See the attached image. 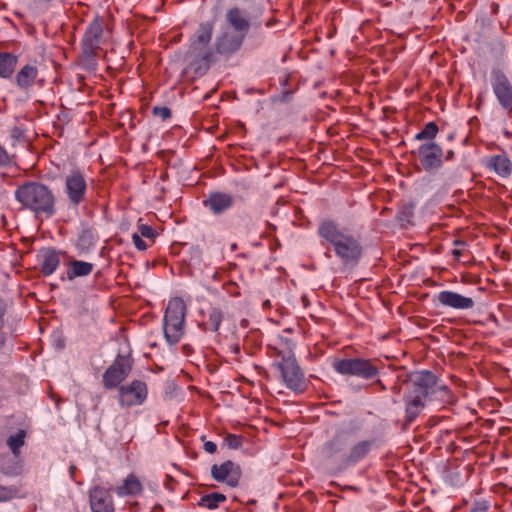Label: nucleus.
I'll list each match as a JSON object with an SVG mask.
<instances>
[{"mask_svg": "<svg viewBox=\"0 0 512 512\" xmlns=\"http://www.w3.org/2000/svg\"><path fill=\"white\" fill-rule=\"evenodd\" d=\"M405 386V417L408 423L418 417L427 400H442L448 393L445 383L439 381L436 374L428 370L411 373L405 381Z\"/></svg>", "mask_w": 512, "mask_h": 512, "instance_id": "nucleus-1", "label": "nucleus"}, {"mask_svg": "<svg viewBox=\"0 0 512 512\" xmlns=\"http://www.w3.org/2000/svg\"><path fill=\"white\" fill-rule=\"evenodd\" d=\"M318 234L333 247L342 263L355 266L359 262L362 256V247L358 239L336 222L323 220L319 224Z\"/></svg>", "mask_w": 512, "mask_h": 512, "instance_id": "nucleus-2", "label": "nucleus"}, {"mask_svg": "<svg viewBox=\"0 0 512 512\" xmlns=\"http://www.w3.org/2000/svg\"><path fill=\"white\" fill-rule=\"evenodd\" d=\"M15 199L23 209L29 210L36 216L47 218L56 213V197L52 189L38 181H27L18 186L14 192Z\"/></svg>", "mask_w": 512, "mask_h": 512, "instance_id": "nucleus-3", "label": "nucleus"}, {"mask_svg": "<svg viewBox=\"0 0 512 512\" xmlns=\"http://www.w3.org/2000/svg\"><path fill=\"white\" fill-rule=\"evenodd\" d=\"M281 341L285 344L288 355L282 356L281 360L275 364L280 373V378L286 388L295 393H302L306 390L307 383L304 372L292 353L295 344L287 338H281Z\"/></svg>", "mask_w": 512, "mask_h": 512, "instance_id": "nucleus-4", "label": "nucleus"}, {"mask_svg": "<svg viewBox=\"0 0 512 512\" xmlns=\"http://www.w3.org/2000/svg\"><path fill=\"white\" fill-rule=\"evenodd\" d=\"M332 367L341 375L355 376L364 380H371L379 374L378 367L371 360L363 358L336 360Z\"/></svg>", "mask_w": 512, "mask_h": 512, "instance_id": "nucleus-5", "label": "nucleus"}, {"mask_svg": "<svg viewBox=\"0 0 512 512\" xmlns=\"http://www.w3.org/2000/svg\"><path fill=\"white\" fill-rule=\"evenodd\" d=\"M87 191L86 176L81 170H71L64 176L63 193L74 209H77L86 200Z\"/></svg>", "mask_w": 512, "mask_h": 512, "instance_id": "nucleus-6", "label": "nucleus"}, {"mask_svg": "<svg viewBox=\"0 0 512 512\" xmlns=\"http://www.w3.org/2000/svg\"><path fill=\"white\" fill-rule=\"evenodd\" d=\"M104 42L103 20L96 16L87 26L82 37V54L85 61L89 64H95V57L98 49Z\"/></svg>", "mask_w": 512, "mask_h": 512, "instance_id": "nucleus-7", "label": "nucleus"}, {"mask_svg": "<svg viewBox=\"0 0 512 512\" xmlns=\"http://www.w3.org/2000/svg\"><path fill=\"white\" fill-rule=\"evenodd\" d=\"M213 30V21L201 22L190 43L189 53L196 58H200L206 68L210 63L211 53L207 50V47L211 41Z\"/></svg>", "mask_w": 512, "mask_h": 512, "instance_id": "nucleus-8", "label": "nucleus"}, {"mask_svg": "<svg viewBox=\"0 0 512 512\" xmlns=\"http://www.w3.org/2000/svg\"><path fill=\"white\" fill-rule=\"evenodd\" d=\"M247 36L223 24L215 38V50L221 55L230 57L241 49Z\"/></svg>", "mask_w": 512, "mask_h": 512, "instance_id": "nucleus-9", "label": "nucleus"}, {"mask_svg": "<svg viewBox=\"0 0 512 512\" xmlns=\"http://www.w3.org/2000/svg\"><path fill=\"white\" fill-rule=\"evenodd\" d=\"M493 92L500 105L512 114V83L500 70L492 72L491 80Z\"/></svg>", "mask_w": 512, "mask_h": 512, "instance_id": "nucleus-10", "label": "nucleus"}, {"mask_svg": "<svg viewBox=\"0 0 512 512\" xmlns=\"http://www.w3.org/2000/svg\"><path fill=\"white\" fill-rule=\"evenodd\" d=\"M147 397L146 384L139 380H134L128 385L119 388V403L121 406H137L142 404Z\"/></svg>", "mask_w": 512, "mask_h": 512, "instance_id": "nucleus-11", "label": "nucleus"}, {"mask_svg": "<svg viewBox=\"0 0 512 512\" xmlns=\"http://www.w3.org/2000/svg\"><path fill=\"white\" fill-rule=\"evenodd\" d=\"M254 23L249 11L239 6L230 7L225 12L224 24L243 34L248 35Z\"/></svg>", "mask_w": 512, "mask_h": 512, "instance_id": "nucleus-12", "label": "nucleus"}, {"mask_svg": "<svg viewBox=\"0 0 512 512\" xmlns=\"http://www.w3.org/2000/svg\"><path fill=\"white\" fill-rule=\"evenodd\" d=\"M131 363L125 357H117L103 375L104 386L108 389L118 386L129 374Z\"/></svg>", "mask_w": 512, "mask_h": 512, "instance_id": "nucleus-13", "label": "nucleus"}, {"mask_svg": "<svg viewBox=\"0 0 512 512\" xmlns=\"http://www.w3.org/2000/svg\"><path fill=\"white\" fill-rule=\"evenodd\" d=\"M419 160L427 171L436 170L442 165L443 151L434 141H426L418 147Z\"/></svg>", "mask_w": 512, "mask_h": 512, "instance_id": "nucleus-14", "label": "nucleus"}, {"mask_svg": "<svg viewBox=\"0 0 512 512\" xmlns=\"http://www.w3.org/2000/svg\"><path fill=\"white\" fill-rule=\"evenodd\" d=\"M211 475L218 482H226L230 487H237L241 477V469L231 460L211 467Z\"/></svg>", "mask_w": 512, "mask_h": 512, "instance_id": "nucleus-15", "label": "nucleus"}, {"mask_svg": "<svg viewBox=\"0 0 512 512\" xmlns=\"http://www.w3.org/2000/svg\"><path fill=\"white\" fill-rule=\"evenodd\" d=\"M483 165L489 172L502 179H507L512 174V161L504 151L501 154L485 157Z\"/></svg>", "mask_w": 512, "mask_h": 512, "instance_id": "nucleus-16", "label": "nucleus"}, {"mask_svg": "<svg viewBox=\"0 0 512 512\" xmlns=\"http://www.w3.org/2000/svg\"><path fill=\"white\" fill-rule=\"evenodd\" d=\"M89 498L92 512H114L112 496L108 489L95 486L90 490Z\"/></svg>", "mask_w": 512, "mask_h": 512, "instance_id": "nucleus-17", "label": "nucleus"}, {"mask_svg": "<svg viewBox=\"0 0 512 512\" xmlns=\"http://www.w3.org/2000/svg\"><path fill=\"white\" fill-rule=\"evenodd\" d=\"M450 254L454 262L461 265H469L473 263L474 256L471 252L470 245L468 243L466 235H455L452 240V249Z\"/></svg>", "mask_w": 512, "mask_h": 512, "instance_id": "nucleus-18", "label": "nucleus"}, {"mask_svg": "<svg viewBox=\"0 0 512 512\" xmlns=\"http://www.w3.org/2000/svg\"><path fill=\"white\" fill-rule=\"evenodd\" d=\"M205 207H207L213 214L219 215L229 210L234 204V197L225 192H211L207 199L203 201Z\"/></svg>", "mask_w": 512, "mask_h": 512, "instance_id": "nucleus-19", "label": "nucleus"}, {"mask_svg": "<svg viewBox=\"0 0 512 512\" xmlns=\"http://www.w3.org/2000/svg\"><path fill=\"white\" fill-rule=\"evenodd\" d=\"M475 306V293L472 290H450V308L469 310Z\"/></svg>", "mask_w": 512, "mask_h": 512, "instance_id": "nucleus-20", "label": "nucleus"}, {"mask_svg": "<svg viewBox=\"0 0 512 512\" xmlns=\"http://www.w3.org/2000/svg\"><path fill=\"white\" fill-rule=\"evenodd\" d=\"M142 491V483L134 474H129L122 484L115 488V492L119 497L138 496Z\"/></svg>", "mask_w": 512, "mask_h": 512, "instance_id": "nucleus-21", "label": "nucleus"}, {"mask_svg": "<svg viewBox=\"0 0 512 512\" xmlns=\"http://www.w3.org/2000/svg\"><path fill=\"white\" fill-rule=\"evenodd\" d=\"M186 305L180 297H174L169 300L164 321H185Z\"/></svg>", "mask_w": 512, "mask_h": 512, "instance_id": "nucleus-22", "label": "nucleus"}, {"mask_svg": "<svg viewBox=\"0 0 512 512\" xmlns=\"http://www.w3.org/2000/svg\"><path fill=\"white\" fill-rule=\"evenodd\" d=\"M346 445L347 441L345 437L343 435H336L324 444L322 454L327 459L337 458L343 453Z\"/></svg>", "mask_w": 512, "mask_h": 512, "instance_id": "nucleus-23", "label": "nucleus"}, {"mask_svg": "<svg viewBox=\"0 0 512 512\" xmlns=\"http://www.w3.org/2000/svg\"><path fill=\"white\" fill-rule=\"evenodd\" d=\"M96 242L97 237L94 232L89 228L83 229L79 233L76 241V249L78 250L79 255H86L90 253L94 249Z\"/></svg>", "mask_w": 512, "mask_h": 512, "instance_id": "nucleus-24", "label": "nucleus"}, {"mask_svg": "<svg viewBox=\"0 0 512 512\" xmlns=\"http://www.w3.org/2000/svg\"><path fill=\"white\" fill-rule=\"evenodd\" d=\"M164 335L170 345H176L184 335V321H164Z\"/></svg>", "mask_w": 512, "mask_h": 512, "instance_id": "nucleus-25", "label": "nucleus"}, {"mask_svg": "<svg viewBox=\"0 0 512 512\" xmlns=\"http://www.w3.org/2000/svg\"><path fill=\"white\" fill-rule=\"evenodd\" d=\"M37 75V68L33 65L27 64L16 74V84L21 89H28L33 85Z\"/></svg>", "mask_w": 512, "mask_h": 512, "instance_id": "nucleus-26", "label": "nucleus"}, {"mask_svg": "<svg viewBox=\"0 0 512 512\" xmlns=\"http://www.w3.org/2000/svg\"><path fill=\"white\" fill-rule=\"evenodd\" d=\"M94 265L82 260H72L67 269V278L74 280L77 277H85L91 274Z\"/></svg>", "mask_w": 512, "mask_h": 512, "instance_id": "nucleus-27", "label": "nucleus"}, {"mask_svg": "<svg viewBox=\"0 0 512 512\" xmlns=\"http://www.w3.org/2000/svg\"><path fill=\"white\" fill-rule=\"evenodd\" d=\"M41 263V271L44 275L48 276L53 274L60 264V257L54 250H48L43 254Z\"/></svg>", "mask_w": 512, "mask_h": 512, "instance_id": "nucleus-28", "label": "nucleus"}, {"mask_svg": "<svg viewBox=\"0 0 512 512\" xmlns=\"http://www.w3.org/2000/svg\"><path fill=\"white\" fill-rule=\"evenodd\" d=\"M17 57L10 53H0V77L9 78L15 70Z\"/></svg>", "mask_w": 512, "mask_h": 512, "instance_id": "nucleus-29", "label": "nucleus"}, {"mask_svg": "<svg viewBox=\"0 0 512 512\" xmlns=\"http://www.w3.org/2000/svg\"><path fill=\"white\" fill-rule=\"evenodd\" d=\"M370 450V443L368 441H362L356 444L348 454L346 461L349 463H356L363 459Z\"/></svg>", "mask_w": 512, "mask_h": 512, "instance_id": "nucleus-30", "label": "nucleus"}, {"mask_svg": "<svg viewBox=\"0 0 512 512\" xmlns=\"http://www.w3.org/2000/svg\"><path fill=\"white\" fill-rule=\"evenodd\" d=\"M226 501V496L221 493H211L200 498L198 505L206 507L210 510L216 509L220 503Z\"/></svg>", "mask_w": 512, "mask_h": 512, "instance_id": "nucleus-31", "label": "nucleus"}, {"mask_svg": "<svg viewBox=\"0 0 512 512\" xmlns=\"http://www.w3.org/2000/svg\"><path fill=\"white\" fill-rule=\"evenodd\" d=\"M0 472L6 476L15 477L21 474L22 466L15 458L4 459L0 466Z\"/></svg>", "mask_w": 512, "mask_h": 512, "instance_id": "nucleus-32", "label": "nucleus"}, {"mask_svg": "<svg viewBox=\"0 0 512 512\" xmlns=\"http://www.w3.org/2000/svg\"><path fill=\"white\" fill-rule=\"evenodd\" d=\"M26 433L24 430H19L15 435H11L7 439V445L11 449L14 457H18L20 448L24 445Z\"/></svg>", "mask_w": 512, "mask_h": 512, "instance_id": "nucleus-33", "label": "nucleus"}, {"mask_svg": "<svg viewBox=\"0 0 512 512\" xmlns=\"http://www.w3.org/2000/svg\"><path fill=\"white\" fill-rule=\"evenodd\" d=\"M223 318V311L219 307H210L208 311V323L210 324L209 329L213 332H217Z\"/></svg>", "mask_w": 512, "mask_h": 512, "instance_id": "nucleus-34", "label": "nucleus"}, {"mask_svg": "<svg viewBox=\"0 0 512 512\" xmlns=\"http://www.w3.org/2000/svg\"><path fill=\"white\" fill-rule=\"evenodd\" d=\"M438 133V126L434 122H429L425 127L415 135L417 140L433 141Z\"/></svg>", "mask_w": 512, "mask_h": 512, "instance_id": "nucleus-35", "label": "nucleus"}, {"mask_svg": "<svg viewBox=\"0 0 512 512\" xmlns=\"http://www.w3.org/2000/svg\"><path fill=\"white\" fill-rule=\"evenodd\" d=\"M18 493L15 486H2L0 485V502H6L13 499Z\"/></svg>", "mask_w": 512, "mask_h": 512, "instance_id": "nucleus-36", "label": "nucleus"}, {"mask_svg": "<svg viewBox=\"0 0 512 512\" xmlns=\"http://www.w3.org/2000/svg\"><path fill=\"white\" fill-rule=\"evenodd\" d=\"M242 441H243V438L239 435H235V434H228L225 438H224V444L229 448V449H238L242 446Z\"/></svg>", "mask_w": 512, "mask_h": 512, "instance_id": "nucleus-37", "label": "nucleus"}, {"mask_svg": "<svg viewBox=\"0 0 512 512\" xmlns=\"http://www.w3.org/2000/svg\"><path fill=\"white\" fill-rule=\"evenodd\" d=\"M153 114L155 116L160 117L162 120H166V119L170 118L171 111L166 106H160V107L156 106V107L153 108Z\"/></svg>", "mask_w": 512, "mask_h": 512, "instance_id": "nucleus-38", "label": "nucleus"}, {"mask_svg": "<svg viewBox=\"0 0 512 512\" xmlns=\"http://www.w3.org/2000/svg\"><path fill=\"white\" fill-rule=\"evenodd\" d=\"M139 235L141 237H145V238H148V239H152L155 237V231L152 227L146 225V224H141L139 226Z\"/></svg>", "mask_w": 512, "mask_h": 512, "instance_id": "nucleus-39", "label": "nucleus"}, {"mask_svg": "<svg viewBox=\"0 0 512 512\" xmlns=\"http://www.w3.org/2000/svg\"><path fill=\"white\" fill-rule=\"evenodd\" d=\"M12 162L10 155L6 151V149L0 145V167H5L10 165Z\"/></svg>", "mask_w": 512, "mask_h": 512, "instance_id": "nucleus-40", "label": "nucleus"}, {"mask_svg": "<svg viewBox=\"0 0 512 512\" xmlns=\"http://www.w3.org/2000/svg\"><path fill=\"white\" fill-rule=\"evenodd\" d=\"M132 240H133V244L135 245V247L138 250L144 251L147 249L146 242L142 239V237L138 233H134L132 235Z\"/></svg>", "mask_w": 512, "mask_h": 512, "instance_id": "nucleus-41", "label": "nucleus"}, {"mask_svg": "<svg viewBox=\"0 0 512 512\" xmlns=\"http://www.w3.org/2000/svg\"><path fill=\"white\" fill-rule=\"evenodd\" d=\"M4 313H5V305L3 303V301L0 300V345H3L4 343V338H3V334H2V328H3V325H4Z\"/></svg>", "mask_w": 512, "mask_h": 512, "instance_id": "nucleus-42", "label": "nucleus"}, {"mask_svg": "<svg viewBox=\"0 0 512 512\" xmlns=\"http://www.w3.org/2000/svg\"><path fill=\"white\" fill-rule=\"evenodd\" d=\"M204 450L209 454H213L217 450V445L212 441H206L204 443Z\"/></svg>", "mask_w": 512, "mask_h": 512, "instance_id": "nucleus-43", "label": "nucleus"}, {"mask_svg": "<svg viewBox=\"0 0 512 512\" xmlns=\"http://www.w3.org/2000/svg\"><path fill=\"white\" fill-rule=\"evenodd\" d=\"M444 198H445V192L439 191L432 197L431 202L438 203V202H441Z\"/></svg>", "mask_w": 512, "mask_h": 512, "instance_id": "nucleus-44", "label": "nucleus"}, {"mask_svg": "<svg viewBox=\"0 0 512 512\" xmlns=\"http://www.w3.org/2000/svg\"><path fill=\"white\" fill-rule=\"evenodd\" d=\"M439 301L443 304V305H448V291H442L440 292L439 296Z\"/></svg>", "mask_w": 512, "mask_h": 512, "instance_id": "nucleus-45", "label": "nucleus"}, {"mask_svg": "<svg viewBox=\"0 0 512 512\" xmlns=\"http://www.w3.org/2000/svg\"><path fill=\"white\" fill-rule=\"evenodd\" d=\"M449 380H450V384H453V385H455L457 387H462L463 382H462L461 379H459V378H457L455 376L450 375Z\"/></svg>", "mask_w": 512, "mask_h": 512, "instance_id": "nucleus-46", "label": "nucleus"}, {"mask_svg": "<svg viewBox=\"0 0 512 512\" xmlns=\"http://www.w3.org/2000/svg\"><path fill=\"white\" fill-rule=\"evenodd\" d=\"M449 211H450V218L459 216V210L456 207L450 205Z\"/></svg>", "mask_w": 512, "mask_h": 512, "instance_id": "nucleus-47", "label": "nucleus"}, {"mask_svg": "<svg viewBox=\"0 0 512 512\" xmlns=\"http://www.w3.org/2000/svg\"><path fill=\"white\" fill-rule=\"evenodd\" d=\"M487 509H488V508H487V506H485V505H484V506H481V507H479V508H477V510H480V511H486Z\"/></svg>", "mask_w": 512, "mask_h": 512, "instance_id": "nucleus-48", "label": "nucleus"}, {"mask_svg": "<svg viewBox=\"0 0 512 512\" xmlns=\"http://www.w3.org/2000/svg\"><path fill=\"white\" fill-rule=\"evenodd\" d=\"M449 403H450V405H452V404L454 403V399L452 398V396H451V395H450Z\"/></svg>", "mask_w": 512, "mask_h": 512, "instance_id": "nucleus-49", "label": "nucleus"}, {"mask_svg": "<svg viewBox=\"0 0 512 512\" xmlns=\"http://www.w3.org/2000/svg\"><path fill=\"white\" fill-rule=\"evenodd\" d=\"M449 155H450V159L453 157V152L450 150L449 152Z\"/></svg>", "mask_w": 512, "mask_h": 512, "instance_id": "nucleus-50", "label": "nucleus"}, {"mask_svg": "<svg viewBox=\"0 0 512 512\" xmlns=\"http://www.w3.org/2000/svg\"><path fill=\"white\" fill-rule=\"evenodd\" d=\"M449 447H450V452L454 450V449H452V443L449 444Z\"/></svg>", "mask_w": 512, "mask_h": 512, "instance_id": "nucleus-51", "label": "nucleus"}]
</instances>
